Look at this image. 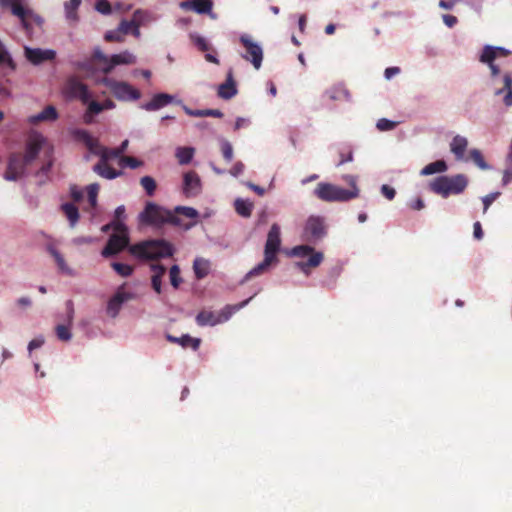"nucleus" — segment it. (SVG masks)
<instances>
[{
    "mask_svg": "<svg viewBox=\"0 0 512 512\" xmlns=\"http://www.w3.org/2000/svg\"><path fill=\"white\" fill-rule=\"evenodd\" d=\"M199 217L196 209L186 206H177L174 211L166 209L153 202H148L139 215L141 223L161 227L170 224L188 230L192 228Z\"/></svg>",
    "mask_w": 512,
    "mask_h": 512,
    "instance_id": "f257e3e1",
    "label": "nucleus"
},
{
    "mask_svg": "<svg viewBox=\"0 0 512 512\" xmlns=\"http://www.w3.org/2000/svg\"><path fill=\"white\" fill-rule=\"evenodd\" d=\"M45 139L40 134L32 135L25 145V153L13 152L8 157L7 168L3 175L7 181H17L26 175L27 167L38 157Z\"/></svg>",
    "mask_w": 512,
    "mask_h": 512,
    "instance_id": "f03ea898",
    "label": "nucleus"
},
{
    "mask_svg": "<svg viewBox=\"0 0 512 512\" xmlns=\"http://www.w3.org/2000/svg\"><path fill=\"white\" fill-rule=\"evenodd\" d=\"M280 236V226L277 223L272 224L265 243L264 259L246 274L244 281L264 274L272 264L278 262L277 253L281 246Z\"/></svg>",
    "mask_w": 512,
    "mask_h": 512,
    "instance_id": "7ed1b4c3",
    "label": "nucleus"
},
{
    "mask_svg": "<svg viewBox=\"0 0 512 512\" xmlns=\"http://www.w3.org/2000/svg\"><path fill=\"white\" fill-rule=\"evenodd\" d=\"M129 252L139 259L154 260L172 256L174 247L164 239H151L131 245Z\"/></svg>",
    "mask_w": 512,
    "mask_h": 512,
    "instance_id": "20e7f679",
    "label": "nucleus"
},
{
    "mask_svg": "<svg viewBox=\"0 0 512 512\" xmlns=\"http://www.w3.org/2000/svg\"><path fill=\"white\" fill-rule=\"evenodd\" d=\"M467 186L468 178L464 174L439 176L429 184L430 190L443 198H447L452 194H460L467 188Z\"/></svg>",
    "mask_w": 512,
    "mask_h": 512,
    "instance_id": "39448f33",
    "label": "nucleus"
},
{
    "mask_svg": "<svg viewBox=\"0 0 512 512\" xmlns=\"http://www.w3.org/2000/svg\"><path fill=\"white\" fill-rule=\"evenodd\" d=\"M314 195L324 202H347L358 197V191L349 190L340 186L320 182L314 189Z\"/></svg>",
    "mask_w": 512,
    "mask_h": 512,
    "instance_id": "423d86ee",
    "label": "nucleus"
},
{
    "mask_svg": "<svg viewBox=\"0 0 512 512\" xmlns=\"http://www.w3.org/2000/svg\"><path fill=\"white\" fill-rule=\"evenodd\" d=\"M129 244L127 226L123 221H115L114 233L109 237L101 255L105 258L111 257L124 250Z\"/></svg>",
    "mask_w": 512,
    "mask_h": 512,
    "instance_id": "0eeeda50",
    "label": "nucleus"
},
{
    "mask_svg": "<svg viewBox=\"0 0 512 512\" xmlns=\"http://www.w3.org/2000/svg\"><path fill=\"white\" fill-rule=\"evenodd\" d=\"M252 299H246L235 305H226L218 315H215L211 311H201L196 316V322L199 326H214L219 323L225 322L229 320V318L237 311L245 307L249 301Z\"/></svg>",
    "mask_w": 512,
    "mask_h": 512,
    "instance_id": "6e6552de",
    "label": "nucleus"
},
{
    "mask_svg": "<svg viewBox=\"0 0 512 512\" xmlns=\"http://www.w3.org/2000/svg\"><path fill=\"white\" fill-rule=\"evenodd\" d=\"M291 255L296 257H308L306 261H299L296 266L306 275L309 274L310 269L318 267L323 259L324 255L322 252L315 251L313 247L309 245L295 246L291 250Z\"/></svg>",
    "mask_w": 512,
    "mask_h": 512,
    "instance_id": "1a4fd4ad",
    "label": "nucleus"
},
{
    "mask_svg": "<svg viewBox=\"0 0 512 512\" xmlns=\"http://www.w3.org/2000/svg\"><path fill=\"white\" fill-rule=\"evenodd\" d=\"M327 234V225L325 218L322 216L311 215L303 228V240L316 244L321 241Z\"/></svg>",
    "mask_w": 512,
    "mask_h": 512,
    "instance_id": "9d476101",
    "label": "nucleus"
},
{
    "mask_svg": "<svg viewBox=\"0 0 512 512\" xmlns=\"http://www.w3.org/2000/svg\"><path fill=\"white\" fill-rule=\"evenodd\" d=\"M104 83L110 88L118 100L136 101L141 97V92L127 82L106 78Z\"/></svg>",
    "mask_w": 512,
    "mask_h": 512,
    "instance_id": "9b49d317",
    "label": "nucleus"
},
{
    "mask_svg": "<svg viewBox=\"0 0 512 512\" xmlns=\"http://www.w3.org/2000/svg\"><path fill=\"white\" fill-rule=\"evenodd\" d=\"M239 41L246 50V54L242 55V57L250 61L256 70L260 69L263 61L261 46L254 42L251 36L247 34L241 35Z\"/></svg>",
    "mask_w": 512,
    "mask_h": 512,
    "instance_id": "f8f14e48",
    "label": "nucleus"
},
{
    "mask_svg": "<svg viewBox=\"0 0 512 512\" xmlns=\"http://www.w3.org/2000/svg\"><path fill=\"white\" fill-rule=\"evenodd\" d=\"M510 54L511 52L503 47L486 45L482 50L479 61L489 66L491 76L495 78L500 74L499 67L494 63L495 59L498 57H507Z\"/></svg>",
    "mask_w": 512,
    "mask_h": 512,
    "instance_id": "ddd939ff",
    "label": "nucleus"
},
{
    "mask_svg": "<svg viewBox=\"0 0 512 512\" xmlns=\"http://www.w3.org/2000/svg\"><path fill=\"white\" fill-rule=\"evenodd\" d=\"M134 298L135 294L132 292L125 291V284L121 285L120 287H118L115 294L109 299L107 303V314L110 317L115 318L119 314L122 305L125 302L132 300Z\"/></svg>",
    "mask_w": 512,
    "mask_h": 512,
    "instance_id": "4468645a",
    "label": "nucleus"
},
{
    "mask_svg": "<svg viewBox=\"0 0 512 512\" xmlns=\"http://www.w3.org/2000/svg\"><path fill=\"white\" fill-rule=\"evenodd\" d=\"M2 8H10L11 13L20 19L24 28H28V19L34 17L31 9L22 5L21 0H0Z\"/></svg>",
    "mask_w": 512,
    "mask_h": 512,
    "instance_id": "2eb2a0df",
    "label": "nucleus"
},
{
    "mask_svg": "<svg viewBox=\"0 0 512 512\" xmlns=\"http://www.w3.org/2000/svg\"><path fill=\"white\" fill-rule=\"evenodd\" d=\"M65 91L69 96L81 100L84 104L88 103L91 98L87 85L75 77L67 80Z\"/></svg>",
    "mask_w": 512,
    "mask_h": 512,
    "instance_id": "dca6fc26",
    "label": "nucleus"
},
{
    "mask_svg": "<svg viewBox=\"0 0 512 512\" xmlns=\"http://www.w3.org/2000/svg\"><path fill=\"white\" fill-rule=\"evenodd\" d=\"M97 155L100 156V161L94 166L93 170L99 176L105 179H115L122 175V171H118L108 164L109 156H107L106 148H102Z\"/></svg>",
    "mask_w": 512,
    "mask_h": 512,
    "instance_id": "f3484780",
    "label": "nucleus"
},
{
    "mask_svg": "<svg viewBox=\"0 0 512 512\" xmlns=\"http://www.w3.org/2000/svg\"><path fill=\"white\" fill-rule=\"evenodd\" d=\"M71 135L74 140L82 142L92 154H98L104 148L99 141L92 137L90 133L84 129H73Z\"/></svg>",
    "mask_w": 512,
    "mask_h": 512,
    "instance_id": "a211bd4d",
    "label": "nucleus"
},
{
    "mask_svg": "<svg viewBox=\"0 0 512 512\" xmlns=\"http://www.w3.org/2000/svg\"><path fill=\"white\" fill-rule=\"evenodd\" d=\"M201 191V181L195 171H189L183 177V193L186 197H194Z\"/></svg>",
    "mask_w": 512,
    "mask_h": 512,
    "instance_id": "6ab92c4d",
    "label": "nucleus"
},
{
    "mask_svg": "<svg viewBox=\"0 0 512 512\" xmlns=\"http://www.w3.org/2000/svg\"><path fill=\"white\" fill-rule=\"evenodd\" d=\"M25 56L32 64L39 65L44 61L54 60L56 52L51 49L42 50L40 48L25 47Z\"/></svg>",
    "mask_w": 512,
    "mask_h": 512,
    "instance_id": "aec40b11",
    "label": "nucleus"
},
{
    "mask_svg": "<svg viewBox=\"0 0 512 512\" xmlns=\"http://www.w3.org/2000/svg\"><path fill=\"white\" fill-rule=\"evenodd\" d=\"M136 63V57L129 51H123L119 54H114L110 57L108 66L101 67L104 74L112 72L117 65H130Z\"/></svg>",
    "mask_w": 512,
    "mask_h": 512,
    "instance_id": "412c9836",
    "label": "nucleus"
},
{
    "mask_svg": "<svg viewBox=\"0 0 512 512\" xmlns=\"http://www.w3.org/2000/svg\"><path fill=\"white\" fill-rule=\"evenodd\" d=\"M143 12L141 10H136L133 14V18L131 20H122L117 27L120 32L124 35L132 34L135 37L140 36V22L142 20Z\"/></svg>",
    "mask_w": 512,
    "mask_h": 512,
    "instance_id": "4be33fe9",
    "label": "nucleus"
},
{
    "mask_svg": "<svg viewBox=\"0 0 512 512\" xmlns=\"http://www.w3.org/2000/svg\"><path fill=\"white\" fill-rule=\"evenodd\" d=\"M184 10H193L199 14L210 13L213 7L212 0H185L180 3Z\"/></svg>",
    "mask_w": 512,
    "mask_h": 512,
    "instance_id": "5701e85b",
    "label": "nucleus"
},
{
    "mask_svg": "<svg viewBox=\"0 0 512 512\" xmlns=\"http://www.w3.org/2000/svg\"><path fill=\"white\" fill-rule=\"evenodd\" d=\"M173 96L167 93L155 94L152 99L145 103L142 108L146 111H156L173 102Z\"/></svg>",
    "mask_w": 512,
    "mask_h": 512,
    "instance_id": "b1692460",
    "label": "nucleus"
},
{
    "mask_svg": "<svg viewBox=\"0 0 512 512\" xmlns=\"http://www.w3.org/2000/svg\"><path fill=\"white\" fill-rule=\"evenodd\" d=\"M237 94V88L233 79V73L230 69L227 73V79L219 86L218 95L223 99H231Z\"/></svg>",
    "mask_w": 512,
    "mask_h": 512,
    "instance_id": "393cba45",
    "label": "nucleus"
},
{
    "mask_svg": "<svg viewBox=\"0 0 512 512\" xmlns=\"http://www.w3.org/2000/svg\"><path fill=\"white\" fill-rule=\"evenodd\" d=\"M58 119V112L52 105L46 106L40 113L29 118L31 124H37L43 121H55Z\"/></svg>",
    "mask_w": 512,
    "mask_h": 512,
    "instance_id": "a878e982",
    "label": "nucleus"
},
{
    "mask_svg": "<svg viewBox=\"0 0 512 512\" xmlns=\"http://www.w3.org/2000/svg\"><path fill=\"white\" fill-rule=\"evenodd\" d=\"M467 147L468 140L460 135H456L450 143V150L455 155L457 160H464Z\"/></svg>",
    "mask_w": 512,
    "mask_h": 512,
    "instance_id": "bb28decb",
    "label": "nucleus"
},
{
    "mask_svg": "<svg viewBox=\"0 0 512 512\" xmlns=\"http://www.w3.org/2000/svg\"><path fill=\"white\" fill-rule=\"evenodd\" d=\"M502 82L503 86L495 90V95H501L506 92L503 102L507 107L512 106V76L509 73H506Z\"/></svg>",
    "mask_w": 512,
    "mask_h": 512,
    "instance_id": "cd10ccee",
    "label": "nucleus"
},
{
    "mask_svg": "<svg viewBox=\"0 0 512 512\" xmlns=\"http://www.w3.org/2000/svg\"><path fill=\"white\" fill-rule=\"evenodd\" d=\"M167 340L171 343H177L181 345L183 348L191 347L194 351L198 350L201 343V340L199 338H193L188 334L183 335L181 337L167 335Z\"/></svg>",
    "mask_w": 512,
    "mask_h": 512,
    "instance_id": "c85d7f7f",
    "label": "nucleus"
},
{
    "mask_svg": "<svg viewBox=\"0 0 512 512\" xmlns=\"http://www.w3.org/2000/svg\"><path fill=\"white\" fill-rule=\"evenodd\" d=\"M81 0H69L65 2V17L70 24H76L79 21L78 9L81 5Z\"/></svg>",
    "mask_w": 512,
    "mask_h": 512,
    "instance_id": "c756f323",
    "label": "nucleus"
},
{
    "mask_svg": "<svg viewBox=\"0 0 512 512\" xmlns=\"http://www.w3.org/2000/svg\"><path fill=\"white\" fill-rule=\"evenodd\" d=\"M48 252L55 259V262L59 268V270L69 276L74 275V271L67 265L64 257L59 253V251L52 245L47 246Z\"/></svg>",
    "mask_w": 512,
    "mask_h": 512,
    "instance_id": "7c9ffc66",
    "label": "nucleus"
},
{
    "mask_svg": "<svg viewBox=\"0 0 512 512\" xmlns=\"http://www.w3.org/2000/svg\"><path fill=\"white\" fill-rule=\"evenodd\" d=\"M61 210L69 220L70 226L73 228L77 224L80 215L79 210L73 203H64L61 205Z\"/></svg>",
    "mask_w": 512,
    "mask_h": 512,
    "instance_id": "2f4dec72",
    "label": "nucleus"
},
{
    "mask_svg": "<svg viewBox=\"0 0 512 512\" xmlns=\"http://www.w3.org/2000/svg\"><path fill=\"white\" fill-rule=\"evenodd\" d=\"M88 107L83 115V121L86 124H91L94 121V116L103 111L102 104L97 101H88Z\"/></svg>",
    "mask_w": 512,
    "mask_h": 512,
    "instance_id": "473e14b6",
    "label": "nucleus"
},
{
    "mask_svg": "<svg viewBox=\"0 0 512 512\" xmlns=\"http://www.w3.org/2000/svg\"><path fill=\"white\" fill-rule=\"evenodd\" d=\"M193 270L197 279H203L209 274L210 262L203 258H196L193 263Z\"/></svg>",
    "mask_w": 512,
    "mask_h": 512,
    "instance_id": "72a5a7b5",
    "label": "nucleus"
},
{
    "mask_svg": "<svg viewBox=\"0 0 512 512\" xmlns=\"http://www.w3.org/2000/svg\"><path fill=\"white\" fill-rule=\"evenodd\" d=\"M184 111L186 114L194 117H215L222 118L223 113L218 109H202V110H192L188 107H184Z\"/></svg>",
    "mask_w": 512,
    "mask_h": 512,
    "instance_id": "f704fd0d",
    "label": "nucleus"
},
{
    "mask_svg": "<svg viewBox=\"0 0 512 512\" xmlns=\"http://www.w3.org/2000/svg\"><path fill=\"white\" fill-rule=\"evenodd\" d=\"M447 164L444 160H437L435 162L429 163L426 165L422 171V175H432L435 173H442L447 170Z\"/></svg>",
    "mask_w": 512,
    "mask_h": 512,
    "instance_id": "c9c22d12",
    "label": "nucleus"
},
{
    "mask_svg": "<svg viewBox=\"0 0 512 512\" xmlns=\"http://www.w3.org/2000/svg\"><path fill=\"white\" fill-rule=\"evenodd\" d=\"M236 212L242 217H250L253 209V204L243 199H236L234 203Z\"/></svg>",
    "mask_w": 512,
    "mask_h": 512,
    "instance_id": "e433bc0d",
    "label": "nucleus"
},
{
    "mask_svg": "<svg viewBox=\"0 0 512 512\" xmlns=\"http://www.w3.org/2000/svg\"><path fill=\"white\" fill-rule=\"evenodd\" d=\"M0 66L8 67L10 70L14 71L16 69V64L11 58L10 54L6 50L3 43L0 41Z\"/></svg>",
    "mask_w": 512,
    "mask_h": 512,
    "instance_id": "4c0bfd02",
    "label": "nucleus"
},
{
    "mask_svg": "<svg viewBox=\"0 0 512 512\" xmlns=\"http://www.w3.org/2000/svg\"><path fill=\"white\" fill-rule=\"evenodd\" d=\"M194 149L191 147H180L177 149L176 157L180 164H188L193 158Z\"/></svg>",
    "mask_w": 512,
    "mask_h": 512,
    "instance_id": "58836bf2",
    "label": "nucleus"
},
{
    "mask_svg": "<svg viewBox=\"0 0 512 512\" xmlns=\"http://www.w3.org/2000/svg\"><path fill=\"white\" fill-rule=\"evenodd\" d=\"M469 158L477 165L480 169L486 170L489 168V165L484 160V157L480 150L472 149L469 153Z\"/></svg>",
    "mask_w": 512,
    "mask_h": 512,
    "instance_id": "ea45409f",
    "label": "nucleus"
},
{
    "mask_svg": "<svg viewBox=\"0 0 512 512\" xmlns=\"http://www.w3.org/2000/svg\"><path fill=\"white\" fill-rule=\"evenodd\" d=\"M140 184L142 188L146 191L147 195H154L157 188V184L156 181L151 176H143L140 179Z\"/></svg>",
    "mask_w": 512,
    "mask_h": 512,
    "instance_id": "a19ab883",
    "label": "nucleus"
},
{
    "mask_svg": "<svg viewBox=\"0 0 512 512\" xmlns=\"http://www.w3.org/2000/svg\"><path fill=\"white\" fill-rule=\"evenodd\" d=\"M111 267L122 277H128L133 273V267L128 264L112 262Z\"/></svg>",
    "mask_w": 512,
    "mask_h": 512,
    "instance_id": "79ce46f5",
    "label": "nucleus"
},
{
    "mask_svg": "<svg viewBox=\"0 0 512 512\" xmlns=\"http://www.w3.org/2000/svg\"><path fill=\"white\" fill-rule=\"evenodd\" d=\"M169 277H170V283L171 285L177 289L181 282H182V278L180 276V268L178 265H173L171 268H170V271H169Z\"/></svg>",
    "mask_w": 512,
    "mask_h": 512,
    "instance_id": "37998d69",
    "label": "nucleus"
},
{
    "mask_svg": "<svg viewBox=\"0 0 512 512\" xmlns=\"http://www.w3.org/2000/svg\"><path fill=\"white\" fill-rule=\"evenodd\" d=\"M119 164L121 166H128L131 169H135L140 167L143 162L132 156H121L119 159Z\"/></svg>",
    "mask_w": 512,
    "mask_h": 512,
    "instance_id": "c03bdc74",
    "label": "nucleus"
},
{
    "mask_svg": "<svg viewBox=\"0 0 512 512\" xmlns=\"http://www.w3.org/2000/svg\"><path fill=\"white\" fill-rule=\"evenodd\" d=\"M124 34L117 28L115 30H109L105 33L104 39L107 42H123Z\"/></svg>",
    "mask_w": 512,
    "mask_h": 512,
    "instance_id": "a18cd8bd",
    "label": "nucleus"
},
{
    "mask_svg": "<svg viewBox=\"0 0 512 512\" xmlns=\"http://www.w3.org/2000/svg\"><path fill=\"white\" fill-rule=\"evenodd\" d=\"M99 192V185L97 183L90 184L87 187L88 201L92 207L97 204V196Z\"/></svg>",
    "mask_w": 512,
    "mask_h": 512,
    "instance_id": "49530a36",
    "label": "nucleus"
},
{
    "mask_svg": "<svg viewBox=\"0 0 512 512\" xmlns=\"http://www.w3.org/2000/svg\"><path fill=\"white\" fill-rule=\"evenodd\" d=\"M326 94L328 95V97L331 99V100H337V99H340L342 96L345 97V98H348L349 97V92L343 88V87H335L331 90H328L326 92Z\"/></svg>",
    "mask_w": 512,
    "mask_h": 512,
    "instance_id": "de8ad7c7",
    "label": "nucleus"
},
{
    "mask_svg": "<svg viewBox=\"0 0 512 512\" xmlns=\"http://www.w3.org/2000/svg\"><path fill=\"white\" fill-rule=\"evenodd\" d=\"M221 152H222V155H223L224 159L227 162H231L232 161V159H233V147H232L230 142H228L227 140H223L221 142Z\"/></svg>",
    "mask_w": 512,
    "mask_h": 512,
    "instance_id": "09e8293b",
    "label": "nucleus"
},
{
    "mask_svg": "<svg viewBox=\"0 0 512 512\" xmlns=\"http://www.w3.org/2000/svg\"><path fill=\"white\" fill-rule=\"evenodd\" d=\"M56 335L62 341H68L71 339L72 334L70 332V328L65 325H58L56 327Z\"/></svg>",
    "mask_w": 512,
    "mask_h": 512,
    "instance_id": "8fccbe9b",
    "label": "nucleus"
},
{
    "mask_svg": "<svg viewBox=\"0 0 512 512\" xmlns=\"http://www.w3.org/2000/svg\"><path fill=\"white\" fill-rule=\"evenodd\" d=\"M397 123L386 118H381L377 121L376 127L380 131H389L393 130L396 127Z\"/></svg>",
    "mask_w": 512,
    "mask_h": 512,
    "instance_id": "3c124183",
    "label": "nucleus"
},
{
    "mask_svg": "<svg viewBox=\"0 0 512 512\" xmlns=\"http://www.w3.org/2000/svg\"><path fill=\"white\" fill-rule=\"evenodd\" d=\"M95 9L103 15H109L112 11L111 5L107 0H97Z\"/></svg>",
    "mask_w": 512,
    "mask_h": 512,
    "instance_id": "603ef678",
    "label": "nucleus"
},
{
    "mask_svg": "<svg viewBox=\"0 0 512 512\" xmlns=\"http://www.w3.org/2000/svg\"><path fill=\"white\" fill-rule=\"evenodd\" d=\"M92 59L102 64V67L108 66L109 59L101 49L96 48L93 52Z\"/></svg>",
    "mask_w": 512,
    "mask_h": 512,
    "instance_id": "864d4df0",
    "label": "nucleus"
},
{
    "mask_svg": "<svg viewBox=\"0 0 512 512\" xmlns=\"http://www.w3.org/2000/svg\"><path fill=\"white\" fill-rule=\"evenodd\" d=\"M500 196V192H494L486 195L482 198L483 206H484V213L488 210L490 205Z\"/></svg>",
    "mask_w": 512,
    "mask_h": 512,
    "instance_id": "5fc2aeb1",
    "label": "nucleus"
},
{
    "mask_svg": "<svg viewBox=\"0 0 512 512\" xmlns=\"http://www.w3.org/2000/svg\"><path fill=\"white\" fill-rule=\"evenodd\" d=\"M381 193L383 194V196H385L388 200H392L394 199L395 195H396V191L393 187L389 186V185H382L381 187Z\"/></svg>",
    "mask_w": 512,
    "mask_h": 512,
    "instance_id": "6e6d98bb",
    "label": "nucleus"
},
{
    "mask_svg": "<svg viewBox=\"0 0 512 512\" xmlns=\"http://www.w3.org/2000/svg\"><path fill=\"white\" fill-rule=\"evenodd\" d=\"M194 43L199 48V50H201L203 52H206L210 49V45L208 44L206 39L203 37H200V36L196 37L194 40Z\"/></svg>",
    "mask_w": 512,
    "mask_h": 512,
    "instance_id": "4d7b16f0",
    "label": "nucleus"
},
{
    "mask_svg": "<svg viewBox=\"0 0 512 512\" xmlns=\"http://www.w3.org/2000/svg\"><path fill=\"white\" fill-rule=\"evenodd\" d=\"M442 20H443L444 24L449 28L454 27L458 22L457 17L450 15V14H444L442 16Z\"/></svg>",
    "mask_w": 512,
    "mask_h": 512,
    "instance_id": "13d9d810",
    "label": "nucleus"
},
{
    "mask_svg": "<svg viewBox=\"0 0 512 512\" xmlns=\"http://www.w3.org/2000/svg\"><path fill=\"white\" fill-rule=\"evenodd\" d=\"M244 168H245L244 164L242 162L238 161L230 169V174L233 175L234 177H237L243 173Z\"/></svg>",
    "mask_w": 512,
    "mask_h": 512,
    "instance_id": "bf43d9fd",
    "label": "nucleus"
},
{
    "mask_svg": "<svg viewBox=\"0 0 512 512\" xmlns=\"http://www.w3.org/2000/svg\"><path fill=\"white\" fill-rule=\"evenodd\" d=\"M152 287L155 290L156 293H161V286H162V278H159V275H152L151 278Z\"/></svg>",
    "mask_w": 512,
    "mask_h": 512,
    "instance_id": "052dcab7",
    "label": "nucleus"
},
{
    "mask_svg": "<svg viewBox=\"0 0 512 512\" xmlns=\"http://www.w3.org/2000/svg\"><path fill=\"white\" fill-rule=\"evenodd\" d=\"M473 235H474V238L477 240H481L484 236L481 223L478 221L475 222L473 225Z\"/></svg>",
    "mask_w": 512,
    "mask_h": 512,
    "instance_id": "680f3d73",
    "label": "nucleus"
},
{
    "mask_svg": "<svg viewBox=\"0 0 512 512\" xmlns=\"http://www.w3.org/2000/svg\"><path fill=\"white\" fill-rule=\"evenodd\" d=\"M151 270L153 271V275H159V278H162L166 273V268L162 264H152Z\"/></svg>",
    "mask_w": 512,
    "mask_h": 512,
    "instance_id": "e2e57ef3",
    "label": "nucleus"
},
{
    "mask_svg": "<svg viewBox=\"0 0 512 512\" xmlns=\"http://www.w3.org/2000/svg\"><path fill=\"white\" fill-rule=\"evenodd\" d=\"M70 194H71L72 199L76 202H79L83 198L82 191L80 189H78V187L75 185L70 188Z\"/></svg>",
    "mask_w": 512,
    "mask_h": 512,
    "instance_id": "0e129e2a",
    "label": "nucleus"
},
{
    "mask_svg": "<svg viewBox=\"0 0 512 512\" xmlns=\"http://www.w3.org/2000/svg\"><path fill=\"white\" fill-rule=\"evenodd\" d=\"M43 344H44V339L42 337L35 338L29 342L28 350L31 352L34 349L40 348Z\"/></svg>",
    "mask_w": 512,
    "mask_h": 512,
    "instance_id": "69168bd1",
    "label": "nucleus"
},
{
    "mask_svg": "<svg viewBox=\"0 0 512 512\" xmlns=\"http://www.w3.org/2000/svg\"><path fill=\"white\" fill-rule=\"evenodd\" d=\"M128 143V140H124L118 148L113 149V157H121L126 150Z\"/></svg>",
    "mask_w": 512,
    "mask_h": 512,
    "instance_id": "338daca9",
    "label": "nucleus"
},
{
    "mask_svg": "<svg viewBox=\"0 0 512 512\" xmlns=\"http://www.w3.org/2000/svg\"><path fill=\"white\" fill-rule=\"evenodd\" d=\"M125 216V207L119 206L115 209L114 217L115 219L113 221H122V218Z\"/></svg>",
    "mask_w": 512,
    "mask_h": 512,
    "instance_id": "774afa93",
    "label": "nucleus"
}]
</instances>
